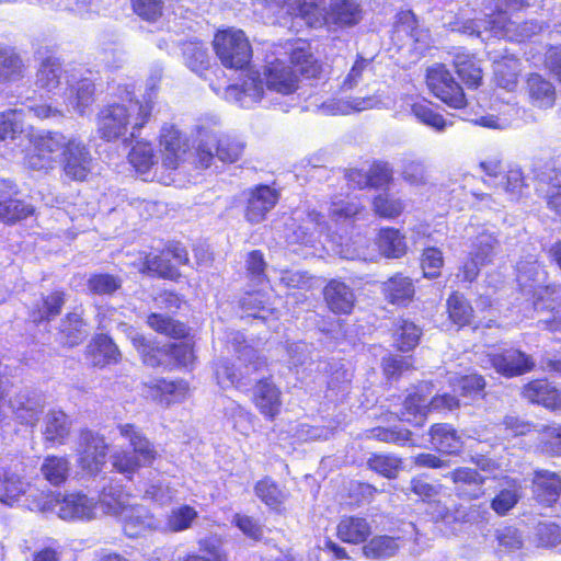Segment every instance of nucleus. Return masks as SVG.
<instances>
[{"mask_svg": "<svg viewBox=\"0 0 561 561\" xmlns=\"http://www.w3.org/2000/svg\"><path fill=\"white\" fill-rule=\"evenodd\" d=\"M31 511L48 514L55 513L68 522H89L96 517L98 503L81 492L54 493L41 492V499L28 500Z\"/></svg>", "mask_w": 561, "mask_h": 561, "instance_id": "obj_1", "label": "nucleus"}, {"mask_svg": "<svg viewBox=\"0 0 561 561\" xmlns=\"http://www.w3.org/2000/svg\"><path fill=\"white\" fill-rule=\"evenodd\" d=\"M213 49L226 69L247 71L251 67L253 48L241 28L228 26L217 30L213 38Z\"/></svg>", "mask_w": 561, "mask_h": 561, "instance_id": "obj_2", "label": "nucleus"}, {"mask_svg": "<svg viewBox=\"0 0 561 561\" xmlns=\"http://www.w3.org/2000/svg\"><path fill=\"white\" fill-rule=\"evenodd\" d=\"M410 490L421 502L427 505L426 513L432 515L436 520L467 523L479 518L482 519L486 514L484 504H476L461 516H455L440 500V486L426 481L423 476H416L411 479Z\"/></svg>", "mask_w": 561, "mask_h": 561, "instance_id": "obj_3", "label": "nucleus"}, {"mask_svg": "<svg viewBox=\"0 0 561 561\" xmlns=\"http://www.w3.org/2000/svg\"><path fill=\"white\" fill-rule=\"evenodd\" d=\"M103 511L115 516L124 534L129 538L140 535V516L137 495L126 492L118 485L104 488L100 494Z\"/></svg>", "mask_w": 561, "mask_h": 561, "instance_id": "obj_4", "label": "nucleus"}, {"mask_svg": "<svg viewBox=\"0 0 561 561\" xmlns=\"http://www.w3.org/2000/svg\"><path fill=\"white\" fill-rule=\"evenodd\" d=\"M188 263L186 247L181 241L169 240L162 248L151 250L142 257V271L158 278L179 282L182 277L180 267Z\"/></svg>", "mask_w": 561, "mask_h": 561, "instance_id": "obj_5", "label": "nucleus"}, {"mask_svg": "<svg viewBox=\"0 0 561 561\" xmlns=\"http://www.w3.org/2000/svg\"><path fill=\"white\" fill-rule=\"evenodd\" d=\"M425 84L430 93L454 110L468 106L463 85L457 80L446 64L435 62L426 68Z\"/></svg>", "mask_w": 561, "mask_h": 561, "instance_id": "obj_6", "label": "nucleus"}, {"mask_svg": "<svg viewBox=\"0 0 561 561\" xmlns=\"http://www.w3.org/2000/svg\"><path fill=\"white\" fill-rule=\"evenodd\" d=\"M30 148L24 156V164L32 170L46 171L56 163V154L62 153L68 146L69 138L60 133H47L28 136Z\"/></svg>", "mask_w": 561, "mask_h": 561, "instance_id": "obj_7", "label": "nucleus"}, {"mask_svg": "<svg viewBox=\"0 0 561 561\" xmlns=\"http://www.w3.org/2000/svg\"><path fill=\"white\" fill-rule=\"evenodd\" d=\"M161 165L174 171L186 160L191 150L190 138L174 124H163L158 137Z\"/></svg>", "mask_w": 561, "mask_h": 561, "instance_id": "obj_8", "label": "nucleus"}, {"mask_svg": "<svg viewBox=\"0 0 561 561\" xmlns=\"http://www.w3.org/2000/svg\"><path fill=\"white\" fill-rule=\"evenodd\" d=\"M489 30L511 42L524 43L540 31V25L533 21L516 22L512 15L496 2L494 10L488 14Z\"/></svg>", "mask_w": 561, "mask_h": 561, "instance_id": "obj_9", "label": "nucleus"}, {"mask_svg": "<svg viewBox=\"0 0 561 561\" xmlns=\"http://www.w3.org/2000/svg\"><path fill=\"white\" fill-rule=\"evenodd\" d=\"M288 62L298 79L323 80L325 79V66L312 51L308 39L296 38L290 43Z\"/></svg>", "mask_w": 561, "mask_h": 561, "instance_id": "obj_10", "label": "nucleus"}, {"mask_svg": "<svg viewBox=\"0 0 561 561\" xmlns=\"http://www.w3.org/2000/svg\"><path fill=\"white\" fill-rule=\"evenodd\" d=\"M531 306L537 312L550 313L543 327L550 332H561V285L550 283L535 287L530 294Z\"/></svg>", "mask_w": 561, "mask_h": 561, "instance_id": "obj_11", "label": "nucleus"}, {"mask_svg": "<svg viewBox=\"0 0 561 561\" xmlns=\"http://www.w3.org/2000/svg\"><path fill=\"white\" fill-rule=\"evenodd\" d=\"M271 5L284 10L291 20H300L306 26L320 30L325 26V0H267Z\"/></svg>", "mask_w": 561, "mask_h": 561, "instance_id": "obj_12", "label": "nucleus"}, {"mask_svg": "<svg viewBox=\"0 0 561 561\" xmlns=\"http://www.w3.org/2000/svg\"><path fill=\"white\" fill-rule=\"evenodd\" d=\"M520 397L531 405L561 413V388L547 377L533 378L523 385Z\"/></svg>", "mask_w": 561, "mask_h": 561, "instance_id": "obj_13", "label": "nucleus"}, {"mask_svg": "<svg viewBox=\"0 0 561 561\" xmlns=\"http://www.w3.org/2000/svg\"><path fill=\"white\" fill-rule=\"evenodd\" d=\"M488 359L492 368L505 378L523 376L533 371L536 366L530 355L516 347L490 353Z\"/></svg>", "mask_w": 561, "mask_h": 561, "instance_id": "obj_14", "label": "nucleus"}, {"mask_svg": "<svg viewBox=\"0 0 561 561\" xmlns=\"http://www.w3.org/2000/svg\"><path fill=\"white\" fill-rule=\"evenodd\" d=\"M364 8L359 0H330L325 8V26L328 31H344L356 27L364 20Z\"/></svg>", "mask_w": 561, "mask_h": 561, "instance_id": "obj_15", "label": "nucleus"}, {"mask_svg": "<svg viewBox=\"0 0 561 561\" xmlns=\"http://www.w3.org/2000/svg\"><path fill=\"white\" fill-rule=\"evenodd\" d=\"M280 192L268 184H256L247 191L244 218L250 224H259L278 204Z\"/></svg>", "mask_w": 561, "mask_h": 561, "instance_id": "obj_16", "label": "nucleus"}, {"mask_svg": "<svg viewBox=\"0 0 561 561\" xmlns=\"http://www.w3.org/2000/svg\"><path fill=\"white\" fill-rule=\"evenodd\" d=\"M251 402L259 413L268 422H274L282 413L283 399L280 388L273 381L272 376L256 380Z\"/></svg>", "mask_w": 561, "mask_h": 561, "instance_id": "obj_17", "label": "nucleus"}, {"mask_svg": "<svg viewBox=\"0 0 561 561\" xmlns=\"http://www.w3.org/2000/svg\"><path fill=\"white\" fill-rule=\"evenodd\" d=\"M60 163L67 178L84 181L93 170V158L89 148L77 138H69L61 153Z\"/></svg>", "mask_w": 561, "mask_h": 561, "instance_id": "obj_18", "label": "nucleus"}, {"mask_svg": "<svg viewBox=\"0 0 561 561\" xmlns=\"http://www.w3.org/2000/svg\"><path fill=\"white\" fill-rule=\"evenodd\" d=\"M323 301L334 316H351L357 298L354 289L341 278H331L322 289Z\"/></svg>", "mask_w": 561, "mask_h": 561, "instance_id": "obj_19", "label": "nucleus"}, {"mask_svg": "<svg viewBox=\"0 0 561 561\" xmlns=\"http://www.w3.org/2000/svg\"><path fill=\"white\" fill-rule=\"evenodd\" d=\"M448 477L459 500L476 501L486 493L484 484L488 478L474 468L457 467L448 473Z\"/></svg>", "mask_w": 561, "mask_h": 561, "instance_id": "obj_20", "label": "nucleus"}, {"mask_svg": "<svg viewBox=\"0 0 561 561\" xmlns=\"http://www.w3.org/2000/svg\"><path fill=\"white\" fill-rule=\"evenodd\" d=\"M22 499L28 507V500L41 499V492L18 473L0 468V502L13 506Z\"/></svg>", "mask_w": 561, "mask_h": 561, "instance_id": "obj_21", "label": "nucleus"}, {"mask_svg": "<svg viewBox=\"0 0 561 561\" xmlns=\"http://www.w3.org/2000/svg\"><path fill=\"white\" fill-rule=\"evenodd\" d=\"M451 66L463 88L478 90L483 85L482 60L477 54L461 49L453 54Z\"/></svg>", "mask_w": 561, "mask_h": 561, "instance_id": "obj_22", "label": "nucleus"}, {"mask_svg": "<svg viewBox=\"0 0 561 561\" xmlns=\"http://www.w3.org/2000/svg\"><path fill=\"white\" fill-rule=\"evenodd\" d=\"M432 389L433 385L431 381L421 382L405 396L402 402L401 415L407 422L417 426H422L425 423L431 412L428 394Z\"/></svg>", "mask_w": 561, "mask_h": 561, "instance_id": "obj_23", "label": "nucleus"}, {"mask_svg": "<svg viewBox=\"0 0 561 561\" xmlns=\"http://www.w3.org/2000/svg\"><path fill=\"white\" fill-rule=\"evenodd\" d=\"M533 499L541 506L552 507L561 495V476L548 469H536L530 484Z\"/></svg>", "mask_w": 561, "mask_h": 561, "instance_id": "obj_24", "label": "nucleus"}, {"mask_svg": "<svg viewBox=\"0 0 561 561\" xmlns=\"http://www.w3.org/2000/svg\"><path fill=\"white\" fill-rule=\"evenodd\" d=\"M445 313L448 323L457 331L466 328L478 329L474 323L476 312L470 299L459 290H451L445 302Z\"/></svg>", "mask_w": 561, "mask_h": 561, "instance_id": "obj_25", "label": "nucleus"}, {"mask_svg": "<svg viewBox=\"0 0 561 561\" xmlns=\"http://www.w3.org/2000/svg\"><path fill=\"white\" fill-rule=\"evenodd\" d=\"M107 446L103 437L84 431L80 435L78 462L89 473H96L105 463Z\"/></svg>", "mask_w": 561, "mask_h": 561, "instance_id": "obj_26", "label": "nucleus"}, {"mask_svg": "<svg viewBox=\"0 0 561 561\" xmlns=\"http://www.w3.org/2000/svg\"><path fill=\"white\" fill-rule=\"evenodd\" d=\"M383 299L392 306L407 308L415 298L414 280L401 272H397L381 284Z\"/></svg>", "mask_w": 561, "mask_h": 561, "instance_id": "obj_27", "label": "nucleus"}, {"mask_svg": "<svg viewBox=\"0 0 561 561\" xmlns=\"http://www.w3.org/2000/svg\"><path fill=\"white\" fill-rule=\"evenodd\" d=\"M121 436L122 439L129 443V449L116 451L112 456V465L118 472L131 478L139 468L138 445L140 437L135 426L129 424L121 426Z\"/></svg>", "mask_w": 561, "mask_h": 561, "instance_id": "obj_28", "label": "nucleus"}, {"mask_svg": "<svg viewBox=\"0 0 561 561\" xmlns=\"http://www.w3.org/2000/svg\"><path fill=\"white\" fill-rule=\"evenodd\" d=\"M264 79L267 89L289 95L299 88V79L291 66H287L283 60L275 59L264 67Z\"/></svg>", "mask_w": 561, "mask_h": 561, "instance_id": "obj_29", "label": "nucleus"}, {"mask_svg": "<svg viewBox=\"0 0 561 561\" xmlns=\"http://www.w3.org/2000/svg\"><path fill=\"white\" fill-rule=\"evenodd\" d=\"M129 123V108L114 104L103 108L98 116V133L106 141L121 137Z\"/></svg>", "mask_w": 561, "mask_h": 561, "instance_id": "obj_30", "label": "nucleus"}, {"mask_svg": "<svg viewBox=\"0 0 561 561\" xmlns=\"http://www.w3.org/2000/svg\"><path fill=\"white\" fill-rule=\"evenodd\" d=\"M253 491L259 501L270 511L276 514H284L286 512L289 493L285 486L280 485L271 476H264L259 479L253 485Z\"/></svg>", "mask_w": 561, "mask_h": 561, "instance_id": "obj_31", "label": "nucleus"}, {"mask_svg": "<svg viewBox=\"0 0 561 561\" xmlns=\"http://www.w3.org/2000/svg\"><path fill=\"white\" fill-rule=\"evenodd\" d=\"M149 393L153 401L171 405L181 403L190 396V383L184 379L168 380L159 378L154 382L148 385Z\"/></svg>", "mask_w": 561, "mask_h": 561, "instance_id": "obj_32", "label": "nucleus"}, {"mask_svg": "<svg viewBox=\"0 0 561 561\" xmlns=\"http://www.w3.org/2000/svg\"><path fill=\"white\" fill-rule=\"evenodd\" d=\"M430 443L433 448L446 456H457L463 448L458 431L449 423H434L428 428Z\"/></svg>", "mask_w": 561, "mask_h": 561, "instance_id": "obj_33", "label": "nucleus"}, {"mask_svg": "<svg viewBox=\"0 0 561 561\" xmlns=\"http://www.w3.org/2000/svg\"><path fill=\"white\" fill-rule=\"evenodd\" d=\"M371 531L367 518L358 515L342 516L335 528V535L342 542L355 546L366 542Z\"/></svg>", "mask_w": 561, "mask_h": 561, "instance_id": "obj_34", "label": "nucleus"}, {"mask_svg": "<svg viewBox=\"0 0 561 561\" xmlns=\"http://www.w3.org/2000/svg\"><path fill=\"white\" fill-rule=\"evenodd\" d=\"M423 329L413 320L398 318L392 325L393 347L400 353L413 352L421 343Z\"/></svg>", "mask_w": 561, "mask_h": 561, "instance_id": "obj_35", "label": "nucleus"}, {"mask_svg": "<svg viewBox=\"0 0 561 561\" xmlns=\"http://www.w3.org/2000/svg\"><path fill=\"white\" fill-rule=\"evenodd\" d=\"M526 91L530 103L539 108H550L556 103V89L543 76L531 72L526 78Z\"/></svg>", "mask_w": 561, "mask_h": 561, "instance_id": "obj_36", "label": "nucleus"}, {"mask_svg": "<svg viewBox=\"0 0 561 561\" xmlns=\"http://www.w3.org/2000/svg\"><path fill=\"white\" fill-rule=\"evenodd\" d=\"M94 84L90 79H82L67 89L65 110L68 113L84 115L93 103Z\"/></svg>", "mask_w": 561, "mask_h": 561, "instance_id": "obj_37", "label": "nucleus"}, {"mask_svg": "<svg viewBox=\"0 0 561 561\" xmlns=\"http://www.w3.org/2000/svg\"><path fill=\"white\" fill-rule=\"evenodd\" d=\"M520 497V483L514 478L504 477L503 488L491 499L490 507L496 515L505 516L518 504Z\"/></svg>", "mask_w": 561, "mask_h": 561, "instance_id": "obj_38", "label": "nucleus"}, {"mask_svg": "<svg viewBox=\"0 0 561 561\" xmlns=\"http://www.w3.org/2000/svg\"><path fill=\"white\" fill-rule=\"evenodd\" d=\"M27 66L15 48L0 45V83H11L25 77Z\"/></svg>", "mask_w": 561, "mask_h": 561, "instance_id": "obj_39", "label": "nucleus"}, {"mask_svg": "<svg viewBox=\"0 0 561 561\" xmlns=\"http://www.w3.org/2000/svg\"><path fill=\"white\" fill-rule=\"evenodd\" d=\"M147 324L158 334L173 340L185 341L191 332L186 323L158 312H152L147 317Z\"/></svg>", "mask_w": 561, "mask_h": 561, "instance_id": "obj_40", "label": "nucleus"}, {"mask_svg": "<svg viewBox=\"0 0 561 561\" xmlns=\"http://www.w3.org/2000/svg\"><path fill=\"white\" fill-rule=\"evenodd\" d=\"M24 117L23 108L0 112V140L27 139L30 134L26 133Z\"/></svg>", "mask_w": 561, "mask_h": 561, "instance_id": "obj_41", "label": "nucleus"}, {"mask_svg": "<svg viewBox=\"0 0 561 561\" xmlns=\"http://www.w3.org/2000/svg\"><path fill=\"white\" fill-rule=\"evenodd\" d=\"M71 428L69 417L59 410L49 411L45 417L44 437L51 446L62 445Z\"/></svg>", "mask_w": 561, "mask_h": 561, "instance_id": "obj_42", "label": "nucleus"}, {"mask_svg": "<svg viewBox=\"0 0 561 561\" xmlns=\"http://www.w3.org/2000/svg\"><path fill=\"white\" fill-rule=\"evenodd\" d=\"M377 245L390 259H400L408 250L405 237L393 227H383L378 231Z\"/></svg>", "mask_w": 561, "mask_h": 561, "instance_id": "obj_43", "label": "nucleus"}, {"mask_svg": "<svg viewBox=\"0 0 561 561\" xmlns=\"http://www.w3.org/2000/svg\"><path fill=\"white\" fill-rule=\"evenodd\" d=\"M64 70L59 60L48 57L42 61L37 75L36 87L46 92H54L61 84Z\"/></svg>", "mask_w": 561, "mask_h": 561, "instance_id": "obj_44", "label": "nucleus"}, {"mask_svg": "<svg viewBox=\"0 0 561 561\" xmlns=\"http://www.w3.org/2000/svg\"><path fill=\"white\" fill-rule=\"evenodd\" d=\"M367 468L386 479H396L403 468L402 458L386 453H373L367 459Z\"/></svg>", "mask_w": 561, "mask_h": 561, "instance_id": "obj_45", "label": "nucleus"}, {"mask_svg": "<svg viewBox=\"0 0 561 561\" xmlns=\"http://www.w3.org/2000/svg\"><path fill=\"white\" fill-rule=\"evenodd\" d=\"M411 112L420 123L436 131H443L448 125L445 117L436 111L435 104L427 99L415 101L411 105Z\"/></svg>", "mask_w": 561, "mask_h": 561, "instance_id": "obj_46", "label": "nucleus"}, {"mask_svg": "<svg viewBox=\"0 0 561 561\" xmlns=\"http://www.w3.org/2000/svg\"><path fill=\"white\" fill-rule=\"evenodd\" d=\"M90 360L94 366H104L117 360L118 350L106 335H98L89 345Z\"/></svg>", "mask_w": 561, "mask_h": 561, "instance_id": "obj_47", "label": "nucleus"}, {"mask_svg": "<svg viewBox=\"0 0 561 561\" xmlns=\"http://www.w3.org/2000/svg\"><path fill=\"white\" fill-rule=\"evenodd\" d=\"M399 545L396 538L387 535L375 536L363 543V554L375 560L390 558L397 553Z\"/></svg>", "mask_w": 561, "mask_h": 561, "instance_id": "obj_48", "label": "nucleus"}, {"mask_svg": "<svg viewBox=\"0 0 561 561\" xmlns=\"http://www.w3.org/2000/svg\"><path fill=\"white\" fill-rule=\"evenodd\" d=\"M216 157L224 163H234L243 154L244 144L238 138L221 134L214 136Z\"/></svg>", "mask_w": 561, "mask_h": 561, "instance_id": "obj_49", "label": "nucleus"}, {"mask_svg": "<svg viewBox=\"0 0 561 561\" xmlns=\"http://www.w3.org/2000/svg\"><path fill=\"white\" fill-rule=\"evenodd\" d=\"M374 214L382 219H396L404 213L405 204L401 198H396L388 193L374 196L371 199Z\"/></svg>", "mask_w": 561, "mask_h": 561, "instance_id": "obj_50", "label": "nucleus"}, {"mask_svg": "<svg viewBox=\"0 0 561 561\" xmlns=\"http://www.w3.org/2000/svg\"><path fill=\"white\" fill-rule=\"evenodd\" d=\"M169 362L168 370L176 368L192 369L196 360L194 343L180 342L168 344Z\"/></svg>", "mask_w": 561, "mask_h": 561, "instance_id": "obj_51", "label": "nucleus"}, {"mask_svg": "<svg viewBox=\"0 0 561 561\" xmlns=\"http://www.w3.org/2000/svg\"><path fill=\"white\" fill-rule=\"evenodd\" d=\"M70 471V462L66 457L61 456H47L42 466L41 472L44 478L54 485L64 483Z\"/></svg>", "mask_w": 561, "mask_h": 561, "instance_id": "obj_52", "label": "nucleus"}, {"mask_svg": "<svg viewBox=\"0 0 561 561\" xmlns=\"http://www.w3.org/2000/svg\"><path fill=\"white\" fill-rule=\"evenodd\" d=\"M451 386L461 397L477 398L484 396L486 381L480 374H468L457 377Z\"/></svg>", "mask_w": 561, "mask_h": 561, "instance_id": "obj_53", "label": "nucleus"}, {"mask_svg": "<svg viewBox=\"0 0 561 561\" xmlns=\"http://www.w3.org/2000/svg\"><path fill=\"white\" fill-rule=\"evenodd\" d=\"M198 512L188 504H182L176 508H173L168 515L165 526L171 533H181L192 527Z\"/></svg>", "mask_w": 561, "mask_h": 561, "instance_id": "obj_54", "label": "nucleus"}, {"mask_svg": "<svg viewBox=\"0 0 561 561\" xmlns=\"http://www.w3.org/2000/svg\"><path fill=\"white\" fill-rule=\"evenodd\" d=\"M245 274L248 278L255 285H262L268 282L267 262L261 250H251L245 256Z\"/></svg>", "mask_w": 561, "mask_h": 561, "instance_id": "obj_55", "label": "nucleus"}, {"mask_svg": "<svg viewBox=\"0 0 561 561\" xmlns=\"http://www.w3.org/2000/svg\"><path fill=\"white\" fill-rule=\"evenodd\" d=\"M279 283L288 290H298L310 293L316 288L314 277L307 272L283 270L279 276Z\"/></svg>", "mask_w": 561, "mask_h": 561, "instance_id": "obj_56", "label": "nucleus"}, {"mask_svg": "<svg viewBox=\"0 0 561 561\" xmlns=\"http://www.w3.org/2000/svg\"><path fill=\"white\" fill-rule=\"evenodd\" d=\"M414 357L388 355L382 358L381 369L382 374L388 380H397L402 377L405 371L413 370Z\"/></svg>", "mask_w": 561, "mask_h": 561, "instance_id": "obj_57", "label": "nucleus"}, {"mask_svg": "<svg viewBox=\"0 0 561 561\" xmlns=\"http://www.w3.org/2000/svg\"><path fill=\"white\" fill-rule=\"evenodd\" d=\"M420 265L423 271V277L436 279L442 274L444 266L443 252L436 247H427L422 251Z\"/></svg>", "mask_w": 561, "mask_h": 561, "instance_id": "obj_58", "label": "nucleus"}, {"mask_svg": "<svg viewBox=\"0 0 561 561\" xmlns=\"http://www.w3.org/2000/svg\"><path fill=\"white\" fill-rule=\"evenodd\" d=\"M539 447L550 457L561 456V425L547 424L540 430Z\"/></svg>", "mask_w": 561, "mask_h": 561, "instance_id": "obj_59", "label": "nucleus"}, {"mask_svg": "<svg viewBox=\"0 0 561 561\" xmlns=\"http://www.w3.org/2000/svg\"><path fill=\"white\" fill-rule=\"evenodd\" d=\"M367 172L368 182L365 184H368L369 188H388L393 182V170L388 162L374 161Z\"/></svg>", "mask_w": 561, "mask_h": 561, "instance_id": "obj_60", "label": "nucleus"}, {"mask_svg": "<svg viewBox=\"0 0 561 561\" xmlns=\"http://www.w3.org/2000/svg\"><path fill=\"white\" fill-rule=\"evenodd\" d=\"M34 213L32 205L19 199H8L0 202V220L4 222H15L22 220Z\"/></svg>", "mask_w": 561, "mask_h": 561, "instance_id": "obj_61", "label": "nucleus"}, {"mask_svg": "<svg viewBox=\"0 0 561 561\" xmlns=\"http://www.w3.org/2000/svg\"><path fill=\"white\" fill-rule=\"evenodd\" d=\"M232 524L236 526L247 538L253 541H261L264 537L263 525L254 516L236 513L232 517Z\"/></svg>", "mask_w": 561, "mask_h": 561, "instance_id": "obj_62", "label": "nucleus"}, {"mask_svg": "<svg viewBox=\"0 0 561 561\" xmlns=\"http://www.w3.org/2000/svg\"><path fill=\"white\" fill-rule=\"evenodd\" d=\"M363 210L364 207L357 202L339 199L331 202L329 216L333 220H347L356 218Z\"/></svg>", "mask_w": 561, "mask_h": 561, "instance_id": "obj_63", "label": "nucleus"}, {"mask_svg": "<svg viewBox=\"0 0 561 561\" xmlns=\"http://www.w3.org/2000/svg\"><path fill=\"white\" fill-rule=\"evenodd\" d=\"M65 304V295L62 291H54L43 299V308L33 314L34 321L49 320L60 313Z\"/></svg>", "mask_w": 561, "mask_h": 561, "instance_id": "obj_64", "label": "nucleus"}]
</instances>
